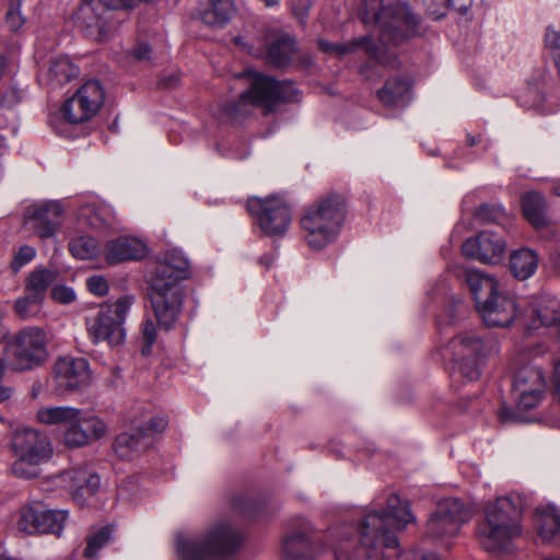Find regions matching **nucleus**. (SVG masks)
I'll use <instances>...</instances> for the list:
<instances>
[{
    "mask_svg": "<svg viewBox=\"0 0 560 560\" xmlns=\"http://www.w3.org/2000/svg\"><path fill=\"white\" fill-rule=\"evenodd\" d=\"M504 212L501 206L482 205L477 210V217L481 220L494 221Z\"/></svg>",
    "mask_w": 560,
    "mask_h": 560,
    "instance_id": "nucleus-49",
    "label": "nucleus"
},
{
    "mask_svg": "<svg viewBox=\"0 0 560 560\" xmlns=\"http://www.w3.org/2000/svg\"><path fill=\"white\" fill-rule=\"evenodd\" d=\"M295 51V42L290 36H281L268 48V58L275 66L287 65Z\"/></svg>",
    "mask_w": 560,
    "mask_h": 560,
    "instance_id": "nucleus-38",
    "label": "nucleus"
},
{
    "mask_svg": "<svg viewBox=\"0 0 560 560\" xmlns=\"http://www.w3.org/2000/svg\"><path fill=\"white\" fill-rule=\"evenodd\" d=\"M552 190L557 196H560V179L555 183Z\"/></svg>",
    "mask_w": 560,
    "mask_h": 560,
    "instance_id": "nucleus-56",
    "label": "nucleus"
},
{
    "mask_svg": "<svg viewBox=\"0 0 560 560\" xmlns=\"http://www.w3.org/2000/svg\"><path fill=\"white\" fill-rule=\"evenodd\" d=\"M325 550V544L308 523L285 535L281 542L282 556L292 560L314 559Z\"/></svg>",
    "mask_w": 560,
    "mask_h": 560,
    "instance_id": "nucleus-20",
    "label": "nucleus"
},
{
    "mask_svg": "<svg viewBox=\"0 0 560 560\" xmlns=\"http://www.w3.org/2000/svg\"><path fill=\"white\" fill-rule=\"evenodd\" d=\"M247 208L267 236L281 237L291 225V210L281 198H250Z\"/></svg>",
    "mask_w": 560,
    "mask_h": 560,
    "instance_id": "nucleus-15",
    "label": "nucleus"
},
{
    "mask_svg": "<svg viewBox=\"0 0 560 560\" xmlns=\"http://www.w3.org/2000/svg\"><path fill=\"white\" fill-rule=\"evenodd\" d=\"M11 446L18 456L12 470L15 476L31 479L38 475L37 466L49 460L52 446L49 438L32 428H19L11 439Z\"/></svg>",
    "mask_w": 560,
    "mask_h": 560,
    "instance_id": "nucleus-11",
    "label": "nucleus"
},
{
    "mask_svg": "<svg viewBox=\"0 0 560 560\" xmlns=\"http://www.w3.org/2000/svg\"><path fill=\"white\" fill-rule=\"evenodd\" d=\"M345 220L342 199L328 196L311 205L301 217L303 238L313 250H322L338 238Z\"/></svg>",
    "mask_w": 560,
    "mask_h": 560,
    "instance_id": "nucleus-7",
    "label": "nucleus"
},
{
    "mask_svg": "<svg viewBox=\"0 0 560 560\" xmlns=\"http://www.w3.org/2000/svg\"><path fill=\"white\" fill-rule=\"evenodd\" d=\"M69 250L75 258L93 259L100 255L101 246L94 237L82 235L69 243Z\"/></svg>",
    "mask_w": 560,
    "mask_h": 560,
    "instance_id": "nucleus-39",
    "label": "nucleus"
},
{
    "mask_svg": "<svg viewBox=\"0 0 560 560\" xmlns=\"http://www.w3.org/2000/svg\"><path fill=\"white\" fill-rule=\"evenodd\" d=\"M56 480L59 485L67 487L79 503H83L85 497L94 494L101 485L100 476L88 466L63 471L56 477Z\"/></svg>",
    "mask_w": 560,
    "mask_h": 560,
    "instance_id": "nucleus-23",
    "label": "nucleus"
},
{
    "mask_svg": "<svg viewBox=\"0 0 560 560\" xmlns=\"http://www.w3.org/2000/svg\"><path fill=\"white\" fill-rule=\"evenodd\" d=\"M89 291L97 296H104L108 293L109 287L107 280L100 275L91 276L86 280Z\"/></svg>",
    "mask_w": 560,
    "mask_h": 560,
    "instance_id": "nucleus-47",
    "label": "nucleus"
},
{
    "mask_svg": "<svg viewBox=\"0 0 560 560\" xmlns=\"http://www.w3.org/2000/svg\"><path fill=\"white\" fill-rule=\"evenodd\" d=\"M539 264L535 250L523 247L514 250L510 257V269L512 275L520 280L530 278L537 270Z\"/></svg>",
    "mask_w": 560,
    "mask_h": 560,
    "instance_id": "nucleus-31",
    "label": "nucleus"
},
{
    "mask_svg": "<svg viewBox=\"0 0 560 560\" xmlns=\"http://www.w3.org/2000/svg\"><path fill=\"white\" fill-rule=\"evenodd\" d=\"M547 390V378L537 363H526L517 368L512 382L511 396L517 411L536 408Z\"/></svg>",
    "mask_w": 560,
    "mask_h": 560,
    "instance_id": "nucleus-14",
    "label": "nucleus"
},
{
    "mask_svg": "<svg viewBox=\"0 0 560 560\" xmlns=\"http://www.w3.org/2000/svg\"><path fill=\"white\" fill-rule=\"evenodd\" d=\"M462 252L468 258L495 265L505 257L506 242L495 232L482 231L476 237L466 240L462 245Z\"/></svg>",
    "mask_w": 560,
    "mask_h": 560,
    "instance_id": "nucleus-21",
    "label": "nucleus"
},
{
    "mask_svg": "<svg viewBox=\"0 0 560 560\" xmlns=\"http://www.w3.org/2000/svg\"><path fill=\"white\" fill-rule=\"evenodd\" d=\"M380 101L388 107H404L412 98L411 80L408 75L396 74L386 80L378 91Z\"/></svg>",
    "mask_w": 560,
    "mask_h": 560,
    "instance_id": "nucleus-25",
    "label": "nucleus"
},
{
    "mask_svg": "<svg viewBox=\"0 0 560 560\" xmlns=\"http://www.w3.org/2000/svg\"><path fill=\"white\" fill-rule=\"evenodd\" d=\"M44 533L60 537L69 518L68 510L44 509Z\"/></svg>",
    "mask_w": 560,
    "mask_h": 560,
    "instance_id": "nucleus-40",
    "label": "nucleus"
},
{
    "mask_svg": "<svg viewBox=\"0 0 560 560\" xmlns=\"http://www.w3.org/2000/svg\"><path fill=\"white\" fill-rule=\"evenodd\" d=\"M472 516L471 509L457 498L441 500L427 522L428 537L448 547L462 526Z\"/></svg>",
    "mask_w": 560,
    "mask_h": 560,
    "instance_id": "nucleus-13",
    "label": "nucleus"
},
{
    "mask_svg": "<svg viewBox=\"0 0 560 560\" xmlns=\"http://www.w3.org/2000/svg\"><path fill=\"white\" fill-rule=\"evenodd\" d=\"M439 1L443 5L444 9H446L448 7H453L456 10H458L460 13L466 14L469 9L471 0H439ZM430 14L433 15V18L435 20H439V19L443 18L446 14V12H445V10H443L441 12L430 11Z\"/></svg>",
    "mask_w": 560,
    "mask_h": 560,
    "instance_id": "nucleus-48",
    "label": "nucleus"
},
{
    "mask_svg": "<svg viewBox=\"0 0 560 560\" xmlns=\"http://www.w3.org/2000/svg\"><path fill=\"white\" fill-rule=\"evenodd\" d=\"M11 97L14 98L15 101H19L20 100L19 92L15 90L8 91L4 95V101L7 103H11V100H10Z\"/></svg>",
    "mask_w": 560,
    "mask_h": 560,
    "instance_id": "nucleus-55",
    "label": "nucleus"
},
{
    "mask_svg": "<svg viewBox=\"0 0 560 560\" xmlns=\"http://www.w3.org/2000/svg\"><path fill=\"white\" fill-rule=\"evenodd\" d=\"M4 375V364L0 361V380ZM12 390L10 387L0 385V401H4L11 397Z\"/></svg>",
    "mask_w": 560,
    "mask_h": 560,
    "instance_id": "nucleus-54",
    "label": "nucleus"
},
{
    "mask_svg": "<svg viewBox=\"0 0 560 560\" xmlns=\"http://www.w3.org/2000/svg\"><path fill=\"white\" fill-rule=\"evenodd\" d=\"M52 378L59 395L81 389L90 384V364L84 358H58L54 364Z\"/></svg>",
    "mask_w": 560,
    "mask_h": 560,
    "instance_id": "nucleus-18",
    "label": "nucleus"
},
{
    "mask_svg": "<svg viewBox=\"0 0 560 560\" xmlns=\"http://www.w3.org/2000/svg\"><path fill=\"white\" fill-rule=\"evenodd\" d=\"M158 338V329L152 319H145L141 325L142 355H150Z\"/></svg>",
    "mask_w": 560,
    "mask_h": 560,
    "instance_id": "nucleus-43",
    "label": "nucleus"
},
{
    "mask_svg": "<svg viewBox=\"0 0 560 560\" xmlns=\"http://www.w3.org/2000/svg\"><path fill=\"white\" fill-rule=\"evenodd\" d=\"M522 211L525 219L535 228L546 224V200L536 191H529L522 197Z\"/></svg>",
    "mask_w": 560,
    "mask_h": 560,
    "instance_id": "nucleus-33",
    "label": "nucleus"
},
{
    "mask_svg": "<svg viewBox=\"0 0 560 560\" xmlns=\"http://www.w3.org/2000/svg\"><path fill=\"white\" fill-rule=\"evenodd\" d=\"M79 75V68L68 56L52 57L46 73V80L52 88L62 86Z\"/></svg>",
    "mask_w": 560,
    "mask_h": 560,
    "instance_id": "nucleus-30",
    "label": "nucleus"
},
{
    "mask_svg": "<svg viewBox=\"0 0 560 560\" xmlns=\"http://www.w3.org/2000/svg\"><path fill=\"white\" fill-rule=\"evenodd\" d=\"M112 210L105 205L88 202L80 207L78 219L93 229H101L110 222Z\"/></svg>",
    "mask_w": 560,
    "mask_h": 560,
    "instance_id": "nucleus-37",
    "label": "nucleus"
},
{
    "mask_svg": "<svg viewBox=\"0 0 560 560\" xmlns=\"http://www.w3.org/2000/svg\"><path fill=\"white\" fill-rule=\"evenodd\" d=\"M130 57L138 62H148L151 59V48L145 43H140L132 49Z\"/></svg>",
    "mask_w": 560,
    "mask_h": 560,
    "instance_id": "nucleus-51",
    "label": "nucleus"
},
{
    "mask_svg": "<svg viewBox=\"0 0 560 560\" xmlns=\"http://www.w3.org/2000/svg\"><path fill=\"white\" fill-rule=\"evenodd\" d=\"M252 77L250 86L243 92L237 105H230L226 110L232 119H236L238 106L252 104L266 112H272L279 102H298L300 92L292 82H279L271 77L247 71Z\"/></svg>",
    "mask_w": 560,
    "mask_h": 560,
    "instance_id": "nucleus-12",
    "label": "nucleus"
},
{
    "mask_svg": "<svg viewBox=\"0 0 560 560\" xmlns=\"http://www.w3.org/2000/svg\"><path fill=\"white\" fill-rule=\"evenodd\" d=\"M77 26L90 38L104 42L110 36L114 24L100 1L82 0L73 15Z\"/></svg>",
    "mask_w": 560,
    "mask_h": 560,
    "instance_id": "nucleus-19",
    "label": "nucleus"
},
{
    "mask_svg": "<svg viewBox=\"0 0 560 560\" xmlns=\"http://www.w3.org/2000/svg\"><path fill=\"white\" fill-rule=\"evenodd\" d=\"M44 517V509L33 504H24L19 510L16 527L27 535L43 534Z\"/></svg>",
    "mask_w": 560,
    "mask_h": 560,
    "instance_id": "nucleus-34",
    "label": "nucleus"
},
{
    "mask_svg": "<svg viewBox=\"0 0 560 560\" xmlns=\"http://www.w3.org/2000/svg\"><path fill=\"white\" fill-rule=\"evenodd\" d=\"M360 19L377 32V43L373 35H368L350 44H334L325 39L318 40L322 51L345 56L355 48L364 51L380 63L395 66V56L389 51V44L398 45L418 33L420 19L404 0H363L360 7Z\"/></svg>",
    "mask_w": 560,
    "mask_h": 560,
    "instance_id": "nucleus-2",
    "label": "nucleus"
},
{
    "mask_svg": "<svg viewBox=\"0 0 560 560\" xmlns=\"http://www.w3.org/2000/svg\"><path fill=\"white\" fill-rule=\"evenodd\" d=\"M147 254L145 244L137 237L120 236L106 243L104 255L108 262L116 264L125 260H136Z\"/></svg>",
    "mask_w": 560,
    "mask_h": 560,
    "instance_id": "nucleus-24",
    "label": "nucleus"
},
{
    "mask_svg": "<svg viewBox=\"0 0 560 560\" xmlns=\"http://www.w3.org/2000/svg\"><path fill=\"white\" fill-rule=\"evenodd\" d=\"M458 277L463 278L468 285L474 299L476 307L482 303L487 296L498 291L501 285L498 280L478 269L465 267Z\"/></svg>",
    "mask_w": 560,
    "mask_h": 560,
    "instance_id": "nucleus-26",
    "label": "nucleus"
},
{
    "mask_svg": "<svg viewBox=\"0 0 560 560\" xmlns=\"http://www.w3.org/2000/svg\"><path fill=\"white\" fill-rule=\"evenodd\" d=\"M311 3L308 0H296L293 5V12L300 19H304L308 14Z\"/></svg>",
    "mask_w": 560,
    "mask_h": 560,
    "instance_id": "nucleus-53",
    "label": "nucleus"
},
{
    "mask_svg": "<svg viewBox=\"0 0 560 560\" xmlns=\"http://www.w3.org/2000/svg\"><path fill=\"white\" fill-rule=\"evenodd\" d=\"M376 505L358 528L343 524L330 530L336 560H388L392 557L395 560H436L434 553L424 555L416 549L399 551L395 530L416 522L408 500L390 492Z\"/></svg>",
    "mask_w": 560,
    "mask_h": 560,
    "instance_id": "nucleus-1",
    "label": "nucleus"
},
{
    "mask_svg": "<svg viewBox=\"0 0 560 560\" xmlns=\"http://www.w3.org/2000/svg\"><path fill=\"white\" fill-rule=\"evenodd\" d=\"M242 532L226 518L210 523L199 535L176 534L179 560H229L241 548Z\"/></svg>",
    "mask_w": 560,
    "mask_h": 560,
    "instance_id": "nucleus-5",
    "label": "nucleus"
},
{
    "mask_svg": "<svg viewBox=\"0 0 560 560\" xmlns=\"http://www.w3.org/2000/svg\"><path fill=\"white\" fill-rule=\"evenodd\" d=\"M106 433L107 425L101 418L79 409V419L66 429L63 441L70 447H81L102 439Z\"/></svg>",
    "mask_w": 560,
    "mask_h": 560,
    "instance_id": "nucleus-22",
    "label": "nucleus"
},
{
    "mask_svg": "<svg viewBox=\"0 0 560 560\" xmlns=\"http://www.w3.org/2000/svg\"><path fill=\"white\" fill-rule=\"evenodd\" d=\"M50 296L56 303L67 305L75 301L77 293L71 287L55 284L51 287Z\"/></svg>",
    "mask_w": 560,
    "mask_h": 560,
    "instance_id": "nucleus-46",
    "label": "nucleus"
},
{
    "mask_svg": "<svg viewBox=\"0 0 560 560\" xmlns=\"http://www.w3.org/2000/svg\"><path fill=\"white\" fill-rule=\"evenodd\" d=\"M0 421H3V418H2V416H1V415H0Z\"/></svg>",
    "mask_w": 560,
    "mask_h": 560,
    "instance_id": "nucleus-60",
    "label": "nucleus"
},
{
    "mask_svg": "<svg viewBox=\"0 0 560 560\" xmlns=\"http://www.w3.org/2000/svg\"><path fill=\"white\" fill-rule=\"evenodd\" d=\"M135 298L125 294L114 302L102 304L96 314L86 319L92 341L106 342L110 347L122 345L126 339L125 323Z\"/></svg>",
    "mask_w": 560,
    "mask_h": 560,
    "instance_id": "nucleus-9",
    "label": "nucleus"
},
{
    "mask_svg": "<svg viewBox=\"0 0 560 560\" xmlns=\"http://www.w3.org/2000/svg\"><path fill=\"white\" fill-rule=\"evenodd\" d=\"M522 533L521 510L510 497H499L485 505L476 536L486 550H508Z\"/></svg>",
    "mask_w": 560,
    "mask_h": 560,
    "instance_id": "nucleus-6",
    "label": "nucleus"
},
{
    "mask_svg": "<svg viewBox=\"0 0 560 560\" xmlns=\"http://www.w3.org/2000/svg\"><path fill=\"white\" fill-rule=\"evenodd\" d=\"M79 419V409L69 406H44L37 409L36 420L46 425L70 423Z\"/></svg>",
    "mask_w": 560,
    "mask_h": 560,
    "instance_id": "nucleus-32",
    "label": "nucleus"
},
{
    "mask_svg": "<svg viewBox=\"0 0 560 560\" xmlns=\"http://www.w3.org/2000/svg\"><path fill=\"white\" fill-rule=\"evenodd\" d=\"M189 276V261L176 249L159 255L148 267L151 306L165 330L172 329L179 319L184 303L183 281Z\"/></svg>",
    "mask_w": 560,
    "mask_h": 560,
    "instance_id": "nucleus-3",
    "label": "nucleus"
},
{
    "mask_svg": "<svg viewBox=\"0 0 560 560\" xmlns=\"http://www.w3.org/2000/svg\"><path fill=\"white\" fill-rule=\"evenodd\" d=\"M467 141H468V144H469L470 147H472V145H476L480 140H479V139H477L476 137H469V138L467 139Z\"/></svg>",
    "mask_w": 560,
    "mask_h": 560,
    "instance_id": "nucleus-57",
    "label": "nucleus"
},
{
    "mask_svg": "<svg viewBox=\"0 0 560 560\" xmlns=\"http://www.w3.org/2000/svg\"><path fill=\"white\" fill-rule=\"evenodd\" d=\"M235 43H236V45H240V46H241V45H243V39H242V38H240V37H237V38L235 39Z\"/></svg>",
    "mask_w": 560,
    "mask_h": 560,
    "instance_id": "nucleus-58",
    "label": "nucleus"
},
{
    "mask_svg": "<svg viewBox=\"0 0 560 560\" xmlns=\"http://www.w3.org/2000/svg\"><path fill=\"white\" fill-rule=\"evenodd\" d=\"M58 276L59 272L55 268L37 266L27 273L24 291L45 300L48 289L57 281Z\"/></svg>",
    "mask_w": 560,
    "mask_h": 560,
    "instance_id": "nucleus-29",
    "label": "nucleus"
},
{
    "mask_svg": "<svg viewBox=\"0 0 560 560\" xmlns=\"http://www.w3.org/2000/svg\"><path fill=\"white\" fill-rule=\"evenodd\" d=\"M48 335L39 326H25L7 342L5 351L14 371H31L48 360Z\"/></svg>",
    "mask_w": 560,
    "mask_h": 560,
    "instance_id": "nucleus-10",
    "label": "nucleus"
},
{
    "mask_svg": "<svg viewBox=\"0 0 560 560\" xmlns=\"http://www.w3.org/2000/svg\"><path fill=\"white\" fill-rule=\"evenodd\" d=\"M476 308L489 327H508L516 322L528 330L546 326L555 327L560 334V303L549 294L530 301L516 300L500 288Z\"/></svg>",
    "mask_w": 560,
    "mask_h": 560,
    "instance_id": "nucleus-4",
    "label": "nucleus"
},
{
    "mask_svg": "<svg viewBox=\"0 0 560 560\" xmlns=\"http://www.w3.org/2000/svg\"><path fill=\"white\" fill-rule=\"evenodd\" d=\"M534 526L542 541H551L560 535V514L555 505H539L535 510Z\"/></svg>",
    "mask_w": 560,
    "mask_h": 560,
    "instance_id": "nucleus-28",
    "label": "nucleus"
},
{
    "mask_svg": "<svg viewBox=\"0 0 560 560\" xmlns=\"http://www.w3.org/2000/svg\"><path fill=\"white\" fill-rule=\"evenodd\" d=\"M112 534L113 528L110 526H106L90 536L84 550V556L90 559L96 557L98 550L109 542Z\"/></svg>",
    "mask_w": 560,
    "mask_h": 560,
    "instance_id": "nucleus-41",
    "label": "nucleus"
},
{
    "mask_svg": "<svg viewBox=\"0 0 560 560\" xmlns=\"http://www.w3.org/2000/svg\"><path fill=\"white\" fill-rule=\"evenodd\" d=\"M45 300L24 291L13 302V313L21 320L38 319L43 314Z\"/></svg>",
    "mask_w": 560,
    "mask_h": 560,
    "instance_id": "nucleus-36",
    "label": "nucleus"
},
{
    "mask_svg": "<svg viewBox=\"0 0 560 560\" xmlns=\"http://www.w3.org/2000/svg\"><path fill=\"white\" fill-rule=\"evenodd\" d=\"M0 560H14L8 556H0Z\"/></svg>",
    "mask_w": 560,
    "mask_h": 560,
    "instance_id": "nucleus-59",
    "label": "nucleus"
},
{
    "mask_svg": "<svg viewBox=\"0 0 560 560\" xmlns=\"http://www.w3.org/2000/svg\"><path fill=\"white\" fill-rule=\"evenodd\" d=\"M233 0H211L209 8L200 12L201 21L211 26H223L234 15Z\"/></svg>",
    "mask_w": 560,
    "mask_h": 560,
    "instance_id": "nucleus-35",
    "label": "nucleus"
},
{
    "mask_svg": "<svg viewBox=\"0 0 560 560\" xmlns=\"http://www.w3.org/2000/svg\"><path fill=\"white\" fill-rule=\"evenodd\" d=\"M498 417L500 421L503 423L516 422L522 420L521 416L506 405L500 408Z\"/></svg>",
    "mask_w": 560,
    "mask_h": 560,
    "instance_id": "nucleus-52",
    "label": "nucleus"
},
{
    "mask_svg": "<svg viewBox=\"0 0 560 560\" xmlns=\"http://www.w3.org/2000/svg\"><path fill=\"white\" fill-rule=\"evenodd\" d=\"M448 350L452 353L455 372L467 381H474L479 377L486 361L499 351V346L491 336L466 331L453 338Z\"/></svg>",
    "mask_w": 560,
    "mask_h": 560,
    "instance_id": "nucleus-8",
    "label": "nucleus"
},
{
    "mask_svg": "<svg viewBox=\"0 0 560 560\" xmlns=\"http://www.w3.org/2000/svg\"><path fill=\"white\" fill-rule=\"evenodd\" d=\"M105 100L104 88L97 80H89L65 101L59 109L61 118L71 125L90 120L101 109Z\"/></svg>",
    "mask_w": 560,
    "mask_h": 560,
    "instance_id": "nucleus-16",
    "label": "nucleus"
},
{
    "mask_svg": "<svg viewBox=\"0 0 560 560\" xmlns=\"http://www.w3.org/2000/svg\"><path fill=\"white\" fill-rule=\"evenodd\" d=\"M545 46L555 51H560V28L552 25L546 28L545 33Z\"/></svg>",
    "mask_w": 560,
    "mask_h": 560,
    "instance_id": "nucleus-50",
    "label": "nucleus"
},
{
    "mask_svg": "<svg viewBox=\"0 0 560 560\" xmlns=\"http://www.w3.org/2000/svg\"><path fill=\"white\" fill-rule=\"evenodd\" d=\"M152 445V440L142 431L124 432L114 442V451L122 460H131Z\"/></svg>",
    "mask_w": 560,
    "mask_h": 560,
    "instance_id": "nucleus-27",
    "label": "nucleus"
},
{
    "mask_svg": "<svg viewBox=\"0 0 560 560\" xmlns=\"http://www.w3.org/2000/svg\"><path fill=\"white\" fill-rule=\"evenodd\" d=\"M22 0H10L9 9L5 14V23L11 31H18L24 24V18L20 12Z\"/></svg>",
    "mask_w": 560,
    "mask_h": 560,
    "instance_id": "nucleus-45",
    "label": "nucleus"
},
{
    "mask_svg": "<svg viewBox=\"0 0 560 560\" xmlns=\"http://www.w3.org/2000/svg\"><path fill=\"white\" fill-rule=\"evenodd\" d=\"M167 427V419L164 416L151 417L148 421L136 424L137 431H142L143 434H148L154 442L153 436L165 430Z\"/></svg>",
    "mask_w": 560,
    "mask_h": 560,
    "instance_id": "nucleus-44",
    "label": "nucleus"
},
{
    "mask_svg": "<svg viewBox=\"0 0 560 560\" xmlns=\"http://www.w3.org/2000/svg\"><path fill=\"white\" fill-rule=\"evenodd\" d=\"M63 212L59 200H36L24 208L23 223L37 237L52 238L62 225Z\"/></svg>",
    "mask_w": 560,
    "mask_h": 560,
    "instance_id": "nucleus-17",
    "label": "nucleus"
},
{
    "mask_svg": "<svg viewBox=\"0 0 560 560\" xmlns=\"http://www.w3.org/2000/svg\"><path fill=\"white\" fill-rule=\"evenodd\" d=\"M36 256V249L30 245L20 246L13 254L10 268L13 273L19 272L24 266L30 264Z\"/></svg>",
    "mask_w": 560,
    "mask_h": 560,
    "instance_id": "nucleus-42",
    "label": "nucleus"
}]
</instances>
